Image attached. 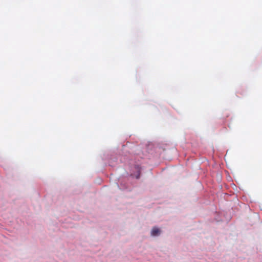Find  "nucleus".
I'll use <instances>...</instances> for the list:
<instances>
[{
	"instance_id": "obj_1",
	"label": "nucleus",
	"mask_w": 262,
	"mask_h": 262,
	"mask_svg": "<svg viewBox=\"0 0 262 262\" xmlns=\"http://www.w3.org/2000/svg\"><path fill=\"white\" fill-rule=\"evenodd\" d=\"M160 233V230L157 227H154L151 232V235L152 236L158 235Z\"/></svg>"
}]
</instances>
